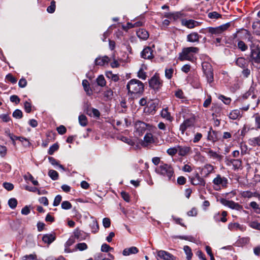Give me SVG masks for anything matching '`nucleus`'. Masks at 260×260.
Masks as SVG:
<instances>
[{
  "label": "nucleus",
  "mask_w": 260,
  "mask_h": 260,
  "mask_svg": "<svg viewBox=\"0 0 260 260\" xmlns=\"http://www.w3.org/2000/svg\"><path fill=\"white\" fill-rule=\"evenodd\" d=\"M244 37L247 38L248 42L251 44L249 45L250 53V61L252 63L260 64V46L258 44H255L253 43V37L251 33L248 30H244Z\"/></svg>",
  "instance_id": "f257e3e1"
},
{
  "label": "nucleus",
  "mask_w": 260,
  "mask_h": 260,
  "mask_svg": "<svg viewBox=\"0 0 260 260\" xmlns=\"http://www.w3.org/2000/svg\"><path fill=\"white\" fill-rule=\"evenodd\" d=\"M199 48L196 47H188L183 48L182 51L179 53L178 59L180 61L188 60L193 61L194 55L198 53Z\"/></svg>",
  "instance_id": "f03ea898"
},
{
  "label": "nucleus",
  "mask_w": 260,
  "mask_h": 260,
  "mask_svg": "<svg viewBox=\"0 0 260 260\" xmlns=\"http://www.w3.org/2000/svg\"><path fill=\"white\" fill-rule=\"evenodd\" d=\"M128 92L131 94L142 93L144 90V85L137 79H132L126 85Z\"/></svg>",
  "instance_id": "7ed1b4c3"
},
{
  "label": "nucleus",
  "mask_w": 260,
  "mask_h": 260,
  "mask_svg": "<svg viewBox=\"0 0 260 260\" xmlns=\"http://www.w3.org/2000/svg\"><path fill=\"white\" fill-rule=\"evenodd\" d=\"M157 173L168 178L169 181L174 180V171L173 168L169 165L163 164L156 169Z\"/></svg>",
  "instance_id": "20e7f679"
},
{
  "label": "nucleus",
  "mask_w": 260,
  "mask_h": 260,
  "mask_svg": "<svg viewBox=\"0 0 260 260\" xmlns=\"http://www.w3.org/2000/svg\"><path fill=\"white\" fill-rule=\"evenodd\" d=\"M202 70L207 82L211 84L214 81L213 70L212 65L208 62L204 61L202 64Z\"/></svg>",
  "instance_id": "39448f33"
},
{
  "label": "nucleus",
  "mask_w": 260,
  "mask_h": 260,
  "mask_svg": "<svg viewBox=\"0 0 260 260\" xmlns=\"http://www.w3.org/2000/svg\"><path fill=\"white\" fill-rule=\"evenodd\" d=\"M230 26V23H226L224 24L221 25L218 27H208L204 29L205 33H209L211 36H219L221 34L223 31L226 30Z\"/></svg>",
  "instance_id": "423d86ee"
},
{
  "label": "nucleus",
  "mask_w": 260,
  "mask_h": 260,
  "mask_svg": "<svg viewBox=\"0 0 260 260\" xmlns=\"http://www.w3.org/2000/svg\"><path fill=\"white\" fill-rule=\"evenodd\" d=\"M214 188L215 190H219L221 187L225 188L228 184V180L225 177H222L220 175L217 174L216 177L213 180Z\"/></svg>",
  "instance_id": "0eeeda50"
},
{
  "label": "nucleus",
  "mask_w": 260,
  "mask_h": 260,
  "mask_svg": "<svg viewBox=\"0 0 260 260\" xmlns=\"http://www.w3.org/2000/svg\"><path fill=\"white\" fill-rule=\"evenodd\" d=\"M220 203L224 206H227L232 209L237 211H242L243 210V207L242 205L233 201H230L226 199H222L220 200Z\"/></svg>",
  "instance_id": "6e6552de"
},
{
  "label": "nucleus",
  "mask_w": 260,
  "mask_h": 260,
  "mask_svg": "<svg viewBox=\"0 0 260 260\" xmlns=\"http://www.w3.org/2000/svg\"><path fill=\"white\" fill-rule=\"evenodd\" d=\"M157 257L164 260H175L176 257L171 253L165 250H158L157 251Z\"/></svg>",
  "instance_id": "1a4fd4ad"
},
{
  "label": "nucleus",
  "mask_w": 260,
  "mask_h": 260,
  "mask_svg": "<svg viewBox=\"0 0 260 260\" xmlns=\"http://www.w3.org/2000/svg\"><path fill=\"white\" fill-rule=\"evenodd\" d=\"M190 183L193 185H201L205 186L206 182L203 178L200 176L198 173H196L194 176L191 177Z\"/></svg>",
  "instance_id": "9d476101"
},
{
  "label": "nucleus",
  "mask_w": 260,
  "mask_h": 260,
  "mask_svg": "<svg viewBox=\"0 0 260 260\" xmlns=\"http://www.w3.org/2000/svg\"><path fill=\"white\" fill-rule=\"evenodd\" d=\"M135 132L139 136H142L146 129V124L141 121H137L135 125Z\"/></svg>",
  "instance_id": "9b49d317"
},
{
  "label": "nucleus",
  "mask_w": 260,
  "mask_h": 260,
  "mask_svg": "<svg viewBox=\"0 0 260 260\" xmlns=\"http://www.w3.org/2000/svg\"><path fill=\"white\" fill-rule=\"evenodd\" d=\"M182 25L186 26L188 28L191 29L200 25V22L192 19L187 20L183 19L181 20Z\"/></svg>",
  "instance_id": "f8f14e48"
},
{
  "label": "nucleus",
  "mask_w": 260,
  "mask_h": 260,
  "mask_svg": "<svg viewBox=\"0 0 260 260\" xmlns=\"http://www.w3.org/2000/svg\"><path fill=\"white\" fill-rule=\"evenodd\" d=\"M193 125V121L190 119H187L185 120L180 125L179 129L181 133L183 134L185 131L189 127H191Z\"/></svg>",
  "instance_id": "ddd939ff"
},
{
  "label": "nucleus",
  "mask_w": 260,
  "mask_h": 260,
  "mask_svg": "<svg viewBox=\"0 0 260 260\" xmlns=\"http://www.w3.org/2000/svg\"><path fill=\"white\" fill-rule=\"evenodd\" d=\"M149 86L154 89H158L161 86V83L158 77L153 76L149 81Z\"/></svg>",
  "instance_id": "4468645a"
},
{
  "label": "nucleus",
  "mask_w": 260,
  "mask_h": 260,
  "mask_svg": "<svg viewBox=\"0 0 260 260\" xmlns=\"http://www.w3.org/2000/svg\"><path fill=\"white\" fill-rule=\"evenodd\" d=\"M155 142V139L153 137V135L151 133H147L144 137V140L142 143V145L143 146H147L149 145L154 143Z\"/></svg>",
  "instance_id": "2eb2a0df"
},
{
  "label": "nucleus",
  "mask_w": 260,
  "mask_h": 260,
  "mask_svg": "<svg viewBox=\"0 0 260 260\" xmlns=\"http://www.w3.org/2000/svg\"><path fill=\"white\" fill-rule=\"evenodd\" d=\"M109 61V57L106 55L103 57L99 56L95 58L94 64L96 66H103L106 64H108Z\"/></svg>",
  "instance_id": "dca6fc26"
},
{
  "label": "nucleus",
  "mask_w": 260,
  "mask_h": 260,
  "mask_svg": "<svg viewBox=\"0 0 260 260\" xmlns=\"http://www.w3.org/2000/svg\"><path fill=\"white\" fill-rule=\"evenodd\" d=\"M201 36L196 32H192L186 37L187 41L190 43H199Z\"/></svg>",
  "instance_id": "f3484780"
},
{
  "label": "nucleus",
  "mask_w": 260,
  "mask_h": 260,
  "mask_svg": "<svg viewBox=\"0 0 260 260\" xmlns=\"http://www.w3.org/2000/svg\"><path fill=\"white\" fill-rule=\"evenodd\" d=\"M177 151L179 156H184L191 151V148L188 146L178 145Z\"/></svg>",
  "instance_id": "a211bd4d"
},
{
  "label": "nucleus",
  "mask_w": 260,
  "mask_h": 260,
  "mask_svg": "<svg viewBox=\"0 0 260 260\" xmlns=\"http://www.w3.org/2000/svg\"><path fill=\"white\" fill-rule=\"evenodd\" d=\"M228 229L231 231H238L244 232L246 230V227L241 225L237 222L230 223L228 225Z\"/></svg>",
  "instance_id": "6ab92c4d"
},
{
  "label": "nucleus",
  "mask_w": 260,
  "mask_h": 260,
  "mask_svg": "<svg viewBox=\"0 0 260 260\" xmlns=\"http://www.w3.org/2000/svg\"><path fill=\"white\" fill-rule=\"evenodd\" d=\"M227 215V212L225 211L222 212L220 214L219 212L216 213L214 215V219L216 222L221 221L222 222H225L227 221L226 216Z\"/></svg>",
  "instance_id": "aec40b11"
},
{
  "label": "nucleus",
  "mask_w": 260,
  "mask_h": 260,
  "mask_svg": "<svg viewBox=\"0 0 260 260\" xmlns=\"http://www.w3.org/2000/svg\"><path fill=\"white\" fill-rule=\"evenodd\" d=\"M240 194L244 198H251L252 197H256L260 198V194L256 192H251L250 190H246L241 191Z\"/></svg>",
  "instance_id": "412c9836"
},
{
  "label": "nucleus",
  "mask_w": 260,
  "mask_h": 260,
  "mask_svg": "<svg viewBox=\"0 0 260 260\" xmlns=\"http://www.w3.org/2000/svg\"><path fill=\"white\" fill-rule=\"evenodd\" d=\"M235 64L236 66L241 69H245L247 67L248 63L245 57H239L235 60Z\"/></svg>",
  "instance_id": "4be33fe9"
},
{
  "label": "nucleus",
  "mask_w": 260,
  "mask_h": 260,
  "mask_svg": "<svg viewBox=\"0 0 260 260\" xmlns=\"http://www.w3.org/2000/svg\"><path fill=\"white\" fill-rule=\"evenodd\" d=\"M141 56L144 59H151L153 57L152 50L149 47L145 48L141 52Z\"/></svg>",
  "instance_id": "5701e85b"
},
{
  "label": "nucleus",
  "mask_w": 260,
  "mask_h": 260,
  "mask_svg": "<svg viewBox=\"0 0 260 260\" xmlns=\"http://www.w3.org/2000/svg\"><path fill=\"white\" fill-rule=\"evenodd\" d=\"M207 139L213 142H216L218 140V133L210 127L208 133Z\"/></svg>",
  "instance_id": "b1692460"
},
{
  "label": "nucleus",
  "mask_w": 260,
  "mask_h": 260,
  "mask_svg": "<svg viewBox=\"0 0 260 260\" xmlns=\"http://www.w3.org/2000/svg\"><path fill=\"white\" fill-rule=\"evenodd\" d=\"M56 239L54 234H47L42 237V241L48 245L52 243Z\"/></svg>",
  "instance_id": "393cba45"
},
{
  "label": "nucleus",
  "mask_w": 260,
  "mask_h": 260,
  "mask_svg": "<svg viewBox=\"0 0 260 260\" xmlns=\"http://www.w3.org/2000/svg\"><path fill=\"white\" fill-rule=\"evenodd\" d=\"M139 250L136 247H131L125 248L122 251V254L124 256H128L131 254H136L138 252Z\"/></svg>",
  "instance_id": "a878e982"
},
{
  "label": "nucleus",
  "mask_w": 260,
  "mask_h": 260,
  "mask_svg": "<svg viewBox=\"0 0 260 260\" xmlns=\"http://www.w3.org/2000/svg\"><path fill=\"white\" fill-rule=\"evenodd\" d=\"M161 116L170 122H172L173 120V117L171 115V114L168 111V108L163 109L160 113Z\"/></svg>",
  "instance_id": "bb28decb"
},
{
  "label": "nucleus",
  "mask_w": 260,
  "mask_h": 260,
  "mask_svg": "<svg viewBox=\"0 0 260 260\" xmlns=\"http://www.w3.org/2000/svg\"><path fill=\"white\" fill-rule=\"evenodd\" d=\"M137 35L140 39L146 40L149 37L148 32L144 29H139L137 31Z\"/></svg>",
  "instance_id": "cd10ccee"
},
{
  "label": "nucleus",
  "mask_w": 260,
  "mask_h": 260,
  "mask_svg": "<svg viewBox=\"0 0 260 260\" xmlns=\"http://www.w3.org/2000/svg\"><path fill=\"white\" fill-rule=\"evenodd\" d=\"M241 117V113L240 110L236 109L231 111L229 114V118L235 120Z\"/></svg>",
  "instance_id": "c85d7f7f"
},
{
  "label": "nucleus",
  "mask_w": 260,
  "mask_h": 260,
  "mask_svg": "<svg viewBox=\"0 0 260 260\" xmlns=\"http://www.w3.org/2000/svg\"><path fill=\"white\" fill-rule=\"evenodd\" d=\"M207 154L210 157L214 159H217L218 160H221L222 158V155H219L216 152L213 151L211 149L209 150V151L207 152Z\"/></svg>",
  "instance_id": "c756f323"
},
{
  "label": "nucleus",
  "mask_w": 260,
  "mask_h": 260,
  "mask_svg": "<svg viewBox=\"0 0 260 260\" xmlns=\"http://www.w3.org/2000/svg\"><path fill=\"white\" fill-rule=\"evenodd\" d=\"M252 118L254 120L256 129H260V114L258 113H254L252 116Z\"/></svg>",
  "instance_id": "7c9ffc66"
},
{
  "label": "nucleus",
  "mask_w": 260,
  "mask_h": 260,
  "mask_svg": "<svg viewBox=\"0 0 260 260\" xmlns=\"http://www.w3.org/2000/svg\"><path fill=\"white\" fill-rule=\"evenodd\" d=\"M103 95L106 101L110 100L113 98V92L110 88H107L104 92Z\"/></svg>",
  "instance_id": "2f4dec72"
},
{
  "label": "nucleus",
  "mask_w": 260,
  "mask_h": 260,
  "mask_svg": "<svg viewBox=\"0 0 260 260\" xmlns=\"http://www.w3.org/2000/svg\"><path fill=\"white\" fill-rule=\"evenodd\" d=\"M230 162L233 165L235 169H239L242 166V161L238 159H231L230 160Z\"/></svg>",
  "instance_id": "473e14b6"
},
{
  "label": "nucleus",
  "mask_w": 260,
  "mask_h": 260,
  "mask_svg": "<svg viewBox=\"0 0 260 260\" xmlns=\"http://www.w3.org/2000/svg\"><path fill=\"white\" fill-rule=\"evenodd\" d=\"M82 85L84 88V90L86 92V93L88 95H90L92 93V91L90 89V85L88 81L87 80H83L82 81Z\"/></svg>",
  "instance_id": "72a5a7b5"
},
{
  "label": "nucleus",
  "mask_w": 260,
  "mask_h": 260,
  "mask_svg": "<svg viewBox=\"0 0 260 260\" xmlns=\"http://www.w3.org/2000/svg\"><path fill=\"white\" fill-rule=\"evenodd\" d=\"M90 226L91 229V232L93 233H96L99 231V224L97 221L95 220L94 219H93L92 221L90 223Z\"/></svg>",
  "instance_id": "f704fd0d"
},
{
  "label": "nucleus",
  "mask_w": 260,
  "mask_h": 260,
  "mask_svg": "<svg viewBox=\"0 0 260 260\" xmlns=\"http://www.w3.org/2000/svg\"><path fill=\"white\" fill-rule=\"evenodd\" d=\"M238 48L242 52L248 49V46L242 40H238L237 43Z\"/></svg>",
  "instance_id": "c9c22d12"
},
{
  "label": "nucleus",
  "mask_w": 260,
  "mask_h": 260,
  "mask_svg": "<svg viewBox=\"0 0 260 260\" xmlns=\"http://www.w3.org/2000/svg\"><path fill=\"white\" fill-rule=\"evenodd\" d=\"M214 170V167L210 164H206L203 168L202 171L205 173L206 175L212 173Z\"/></svg>",
  "instance_id": "e433bc0d"
},
{
  "label": "nucleus",
  "mask_w": 260,
  "mask_h": 260,
  "mask_svg": "<svg viewBox=\"0 0 260 260\" xmlns=\"http://www.w3.org/2000/svg\"><path fill=\"white\" fill-rule=\"evenodd\" d=\"M97 84L101 87H104L106 85V81L103 75H101L98 77L96 79Z\"/></svg>",
  "instance_id": "4c0bfd02"
},
{
  "label": "nucleus",
  "mask_w": 260,
  "mask_h": 260,
  "mask_svg": "<svg viewBox=\"0 0 260 260\" xmlns=\"http://www.w3.org/2000/svg\"><path fill=\"white\" fill-rule=\"evenodd\" d=\"M183 250L186 255V259L187 260H190L192 256V253L191 248L188 246H184Z\"/></svg>",
  "instance_id": "58836bf2"
},
{
  "label": "nucleus",
  "mask_w": 260,
  "mask_h": 260,
  "mask_svg": "<svg viewBox=\"0 0 260 260\" xmlns=\"http://www.w3.org/2000/svg\"><path fill=\"white\" fill-rule=\"evenodd\" d=\"M173 239L179 238L182 240H187L190 242H194L195 239L192 236H172Z\"/></svg>",
  "instance_id": "ea45409f"
},
{
  "label": "nucleus",
  "mask_w": 260,
  "mask_h": 260,
  "mask_svg": "<svg viewBox=\"0 0 260 260\" xmlns=\"http://www.w3.org/2000/svg\"><path fill=\"white\" fill-rule=\"evenodd\" d=\"M106 77L109 79H111L114 81H117L119 80V77L116 74H113L112 72L108 71L106 73Z\"/></svg>",
  "instance_id": "a19ab883"
},
{
  "label": "nucleus",
  "mask_w": 260,
  "mask_h": 260,
  "mask_svg": "<svg viewBox=\"0 0 260 260\" xmlns=\"http://www.w3.org/2000/svg\"><path fill=\"white\" fill-rule=\"evenodd\" d=\"M79 122L82 126H85L87 124V119L86 117L84 115H80L78 117Z\"/></svg>",
  "instance_id": "79ce46f5"
},
{
  "label": "nucleus",
  "mask_w": 260,
  "mask_h": 260,
  "mask_svg": "<svg viewBox=\"0 0 260 260\" xmlns=\"http://www.w3.org/2000/svg\"><path fill=\"white\" fill-rule=\"evenodd\" d=\"M48 175L53 180H56L58 178V173L53 170H50L49 171Z\"/></svg>",
  "instance_id": "37998d69"
},
{
  "label": "nucleus",
  "mask_w": 260,
  "mask_h": 260,
  "mask_svg": "<svg viewBox=\"0 0 260 260\" xmlns=\"http://www.w3.org/2000/svg\"><path fill=\"white\" fill-rule=\"evenodd\" d=\"M59 148V146L57 143H55L50 147L48 150V154L50 155H52L54 152L57 151Z\"/></svg>",
  "instance_id": "c03bdc74"
},
{
  "label": "nucleus",
  "mask_w": 260,
  "mask_h": 260,
  "mask_svg": "<svg viewBox=\"0 0 260 260\" xmlns=\"http://www.w3.org/2000/svg\"><path fill=\"white\" fill-rule=\"evenodd\" d=\"M8 205L11 209L15 208L17 205V200L15 198H11L8 201Z\"/></svg>",
  "instance_id": "a18cd8bd"
},
{
  "label": "nucleus",
  "mask_w": 260,
  "mask_h": 260,
  "mask_svg": "<svg viewBox=\"0 0 260 260\" xmlns=\"http://www.w3.org/2000/svg\"><path fill=\"white\" fill-rule=\"evenodd\" d=\"M119 139L122 141V142L128 144L129 145H133L134 143V142L130 139H129L127 137H124V136H121L119 138Z\"/></svg>",
  "instance_id": "49530a36"
},
{
  "label": "nucleus",
  "mask_w": 260,
  "mask_h": 260,
  "mask_svg": "<svg viewBox=\"0 0 260 260\" xmlns=\"http://www.w3.org/2000/svg\"><path fill=\"white\" fill-rule=\"evenodd\" d=\"M208 16L210 19H218L221 17V15L217 12L214 11L209 13Z\"/></svg>",
  "instance_id": "de8ad7c7"
},
{
  "label": "nucleus",
  "mask_w": 260,
  "mask_h": 260,
  "mask_svg": "<svg viewBox=\"0 0 260 260\" xmlns=\"http://www.w3.org/2000/svg\"><path fill=\"white\" fill-rule=\"evenodd\" d=\"M257 27V29H256L255 30V34L256 35H260V22H256L255 23H253L252 24V28L253 29H255Z\"/></svg>",
  "instance_id": "09e8293b"
},
{
  "label": "nucleus",
  "mask_w": 260,
  "mask_h": 260,
  "mask_svg": "<svg viewBox=\"0 0 260 260\" xmlns=\"http://www.w3.org/2000/svg\"><path fill=\"white\" fill-rule=\"evenodd\" d=\"M249 225L253 229L260 231V223L257 221H251L249 223Z\"/></svg>",
  "instance_id": "8fccbe9b"
},
{
  "label": "nucleus",
  "mask_w": 260,
  "mask_h": 260,
  "mask_svg": "<svg viewBox=\"0 0 260 260\" xmlns=\"http://www.w3.org/2000/svg\"><path fill=\"white\" fill-rule=\"evenodd\" d=\"M76 248L80 251H83L87 249L88 246L85 243H80L76 245Z\"/></svg>",
  "instance_id": "3c124183"
},
{
  "label": "nucleus",
  "mask_w": 260,
  "mask_h": 260,
  "mask_svg": "<svg viewBox=\"0 0 260 260\" xmlns=\"http://www.w3.org/2000/svg\"><path fill=\"white\" fill-rule=\"evenodd\" d=\"M13 116L17 119H20L22 117V112L19 109L15 110L13 113Z\"/></svg>",
  "instance_id": "603ef678"
},
{
  "label": "nucleus",
  "mask_w": 260,
  "mask_h": 260,
  "mask_svg": "<svg viewBox=\"0 0 260 260\" xmlns=\"http://www.w3.org/2000/svg\"><path fill=\"white\" fill-rule=\"evenodd\" d=\"M55 2L53 1H52L50 6L47 9V12L49 13H53L55 10Z\"/></svg>",
  "instance_id": "864d4df0"
},
{
  "label": "nucleus",
  "mask_w": 260,
  "mask_h": 260,
  "mask_svg": "<svg viewBox=\"0 0 260 260\" xmlns=\"http://www.w3.org/2000/svg\"><path fill=\"white\" fill-rule=\"evenodd\" d=\"M174 70L172 68L166 69L165 70V76L168 79H170L172 77Z\"/></svg>",
  "instance_id": "5fc2aeb1"
},
{
  "label": "nucleus",
  "mask_w": 260,
  "mask_h": 260,
  "mask_svg": "<svg viewBox=\"0 0 260 260\" xmlns=\"http://www.w3.org/2000/svg\"><path fill=\"white\" fill-rule=\"evenodd\" d=\"M61 208L64 210H68L72 208V205L69 201H63L61 203Z\"/></svg>",
  "instance_id": "6e6d98bb"
},
{
  "label": "nucleus",
  "mask_w": 260,
  "mask_h": 260,
  "mask_svg": "<svg viewBox=\"0 0 260 260\" xmlns=\"http://www.w3.org/2000/svg\"><path fill=\"white\" fill-rule=\"evenodd\" d=\"M62 197L59 194L57 195L54 200L53 205L55 207L58 206L60 203Z\"/></svg>",
  "instance_id": "4d7b16f0"
},
{
  "label": "nucleus",
  "mask_w": 260,
  "mask_h": 260,
  "mask_svg": "<svg viewBox=\"0 0 260 260\" xmlns=\"http://www.w3.org/2000/svg\"><path fill=\"white\" fill-rule=\"evenodd\" d=\"M113 248L111 247L109 245L106 243L102 244L101 246V251L102 252H108L110 250H112Z\"/></svg>",
  "instance_id": "13d9d810"
},
{
  "label": "nucleus",
  "mask_w": 260,
  "mask_h": 260,
  "mask_svg": "<svg viewBox=\"0 0 260 260\" xmlns=\"http://www.w3.org/2000/svg\"><path fill=\"white\" fill-rule=\"evenodd\" d=\"M167 152L170 155H171V156H173L175 154H176V153H178V151H177V146L175 147H173V148H169L167 151Z\"/></svg>",
  "instance_id": "bf43d9fd"
},
{
  "label": "nucleus",
  "mask_w": 260,
  "mask_h": 260,
  "mask_svg": "<svg viewBox=\"0 0 260 260\" xmlns=\"http://www.w3.org/2000/svg\"><path fill=\"white\" fill-rule=\"evenodd\" d=\"M185 16V15L182 12H176L173 13V18L174 20Z\"/></svg>",
  "instance_id": "052dcab7"
},
{
  "label": "nucleus",
  "mask_w": 260,
  "mask_h": 260,
  "mask_svg": "<svg viewBox=\"0 0 260 260\" xmlns=\"http://www.w3.org/2000/svg\"><path fill=\"white\" fill-rule=\"evenodd\" d=\"M3 187L7 190L10 191L14 188V185L10 182H4L3 184Z\"/></svg>",
  "instance_id": "680f3d73"
},
{
  "label": "nucleus",
  "mask_w": 260,
  "mask_h": 260,
  "mask_svg": "<svg viewBox=\"0 0 260 260\" xmlns=\"http://www.w3.org/2000/svg\"><path fill=\"white\" fill-rule=\"evenodd\" d=\"M249 205L252 209L254 210H258V211H256V213H260V207H259L258 205L256 202L253 201L250 202Z\"/></svg>",
  "instance_id": "e2e57ef3"
},
{
  "label": "nucleus",
  "mask_w": 260,
  "mask_h": 260,
  "mask_svg": "<svg viewBox=\"0 0 260 260\" xmlns=\"http://www.w3.org/2000/svg\"><path fill=\"white\" fill-rule=\"evenodd\" d=\"M0 119H2L3 122H8L11 120L10 117L7 114H1Z\"/></svg>",
  "instance_id": "0e129e2a"
},
{
  "label": "nucleus",
  "mask_w": 260,
  "mask_h": 260,
  "mask_svg": "<svg viewBox=\"0 0 260 260\" xmlns=\"http://www.w3.org/2000/svg\"><path fill=\"white\" fill-rule=\"evenodd\" d=\"M24 109H25V111L26 112L30 113L31 112V105L29 102H28L27 101L25 102L24 104Z\"/></svg>",
  "instance_id": "69168bd1"
},
{
  "label": "nucleus",
  "mask_w": 260,
  "mask_h": 260,
  "mask_svg": "<svg viewBox=\"0 0 260 260\" xmlns=\"http://www.w3.org/2000/svg\"><path fill=\"white\" fill-rule=\"evenodd\" d=\"M202 138V134L200 133H197L195 134L194 138L192 140L193 143H198Z\"/></svg>",
  "instance_id": "338daca9"
},
{
  "label": "nucleus",
  "mask_w": 260,
  "mask_h": 260,
  "mask_svg": "<svg viewBox=\"0 0 260 260\" xmlns=\"http://www.w3.org/2000/svg\"><path fill=\"white\" fill-rule=\"evenodd\" d=\"M95 258L96 260H110L109 258H105L102 253H98L95 256Z\"/></svg>",
  "instance_id": "774afa93"
}]
</instances>
